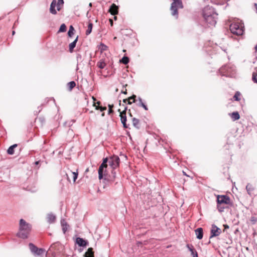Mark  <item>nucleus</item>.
<instances>
[{
	"instance_id": "nucleus-24",
	"label": "nucleus",
	"mask_w": 257,
	"mask_h": 257,
	"mask_svg": "<svg viewBox=\"0 0 257 257\" xmlns=\"http://www.w3.org/2000/svg\"><path fill=\"white\" fill-rule=\"evenodd\" d=\"M61 223L62 227L63 232L64 233H65L67 230V224L64 220H61Z\"/></svg>"
},
{
	"instance_id": "nucleus-35",
	"label": "nucleus",
	"mask_w": 257,
	"mask_h": 257,
	"mask_svg": "<svg viewBox=\"0 0 257 257\" xmlns=\"http://www.w3.org/2000/svg\"><path fill=\"white\" fill-rule=\"evenodd\" d=\"M76 59H77V63L78 64L79 63H80L81 62H82L83 61V59H82V56L80 54H77V55H76Z\"/></svg>"
},
{
	"instance_id": "nucleus-39",
	"label": "nucleus",
	"mask_w": 257,
	"mask_h": 257,
	"mask_svg": "<svg viewBox=\"0 0 257 257\" xmlns=\"http://www.w3.org/2000/svg\"><path fill=\"white\" fill-rule=\"evenodd\" d=\"M252 80L254 82L257 83V74L254 73L252 74Z\"/></svg>"
},
{
	"instance_id": "nucleus-25",
	"label": "nucleus",
	"mask_w": 257,
	"mask_h": 257,
	"mask_svg": "<svg viewBox=\"0 0 257 257\" xmlns=\"http://www.w3.org/2000/svg\"><path fill=\"white\" fill-rule=\"evenodd\" d=\"M138 100L139 101V103L138 104V105L139 106L143 107L146 110H147L148 109V108L146 105L145 104V103L143 102L142 99L139 97L138 98Z\"/></svg>"
},
{
	"instance_id": "nucleus-34",
	"label": "nucleus",
	"mask_w": 257,
	"mask_h": 257,
	"mask_svg": "<svg viewBox=\"0 0 257 257\" xmlns=\"http://www.w3.org/2000/svg\"><path fill=\"white\" fill-rule=\"evenodd\" d=\"M240 95V93L237 91L235 93L234 95L233 96V99L236 101H239L240 100V98L239 97Z\"/></svg>"
},
{
	"instance_id": "nucleus-21",
	"label": "nucleus",
	"mask_w": 257,
	"mask_h": 257,
	"mask_svg": "<svg viewBox=\"0 0 257 257\" xmlns=\"http://www.w3.org/2000/svg\"><path fill=\"white\" fill-rule=\"evenodd\" d=\"M17 144H14L10 146L7 150V153L9 155H13L14 154V149L17 147Z\"/></svg>"
},
{
	"instance_id": "nucleus-5",
	"label": "nucleus",
	"mask_w": 257,
	"mask_h": 257,
	"mask_svg": "<svg viewBox=\"0 0 257 257\" xmlns=\"http://www.w3.org/2000/svg\"><path fill=\"white\" fill-rule=\"evenodd\" d=\"M31 252L34 256H41L45 253V250L42 248H38L32 243L29 244Z\"/></svg>"
},
{
	"instance_id": "nucleus-26",
	"label": "nucleus",
	"mask_w": 257,
	"mask_h": 257,
	"mask_svg": "<svg viewBox=\"0 0 257 257\" xmlns=\"http://www.w3.org/2000/svg\"><path fill=\"white\" fill-rule=\"evenodd\" d=\"M119 61L120 63L126 65L129 62V58L128 57L124 56Z\"/></svg>"
},
{
	"instance_id": "nucleus-6",
	"label": "nucleus",
	"mask_w": 257,
	"mask_h": 257,
	"mask_svg": "<svg viewBox=\"0 0 257 257\" xmlns=\"http://www.w3.org/2000/svg\"><path fill=\"white\" fill-rule=\"evenodd\" d=\"M202 15L203 18L211 17L212 15L214 16H218V14L215 12L214 9L210 6H207L203 9Z\"/></svg>"
},
{
	"instance_id": "nucleus-40",
	"label": "nucleus",
	"mask_w": 257,
	"mask_h": 257,
	"mask_svg": "<svg viewBox=\"0 0 257 257\" xmlns=\"http://www.w3.org/2000/svg\"><path fill=\"white\" fill-rule=\"evenodd\" d=\"M113 107V105H110V104L108 105V107H109L108 114H110V113H112L113 112V110H112V107Z\"/></svg>"
},
{
	"instance_id": "nucleus-50",
	"label": "nucleus",
	"mask_w": 257,
	"mask_h": 257,
	"mask_svg": "<svg viewBox=\"0 0 257 257\" xmlns=\"http://www.w3.org/2000/svg\"><path fill=\"white\" fill-rule=\"evenodd\" d=\"M131 100H127V103L128 104H131L132 103V102L130 101Z\"/></svg>"
},
{
	"instance_id": "nucleus-31",
	"label": "nucleus",
	"mask_w": 257,
	"mask_h": 257,
	"mask_svg": "<svg viewBox=\"0 0 257 257\" xmlns=\"http://www.w3.org/2000/svg\"><path fill=\"white\" fill-rule=\"evenodd\" d=\"M97 65L100 69H103L105 67L106 64L103 61H100L97 63Z\"/></svg>"
},
{
	"instance_id": "nucleus-4",
	"label": "nucleus",
	"mask_w": 257,
	"mask_h": 257,
	"mask_svg": "<svg viewBox=\"0 0 257 257\" xmlns=\"http://www.w3.org/2000/svg\"><path fill=\"white\" fill-rule=\"evenodd\" d=\"M173 2L171 4L170 10L171 12V15L174 17L175 19L178 18V12L179 9H183V5L182 4V0H173Z\"/></svg>"
},
{
	"instance_id": "nucleus-23",
	"label": "nucleus",
	"mask_w": 257,
	"mask_h": 257,
	"mask_svg": "<svg viewBox=\"0 0 257 257\" xmlns=\"http://www.w3.org/2000/svg\"><path fill=\"white\" fill-rule=\"evenodd\" d=\"M132 121H133V124L135 127H136L138 129L140 128V126H139L140 120H139V119H138V118H136L135 117H134L132 119Z\"/></svg>"
},
{
	"instance_id": "nucleus-22",
	"label": "nucleus",
	"mask_w": 257,
	"mask_h": 257,
	"mask_svg": "<svg viewBox=\"0 0 257 257\" xmlns=\"http://www.w3.org/2000/svg\"><path fill=\"white\" fill-rule=\"evenodd\" d=\"M114 169H112V171H111V174H112V177H110V179H107L106 178L105 175H104V180H107L109 182H112L113 181H114V179H115V175H116V173L114 171Z\"/></svg>"
},
{
	"instance_id": "nucleus-56",
	"label": "nucleus",
	"mask_w": 257,
	"mask_h": 257,
	"mask_svg": "<svg viewBox=\"0 0 257 257\" xmlns=\"http://www.w3.org/2000/svg\"><path fill=\"white\" fill-rule=\"evenodd\" d=\"M97 103L98 104H100V101H98V102H97Z\"/></svg>"
},
{
	"instance_id": "nucleus-37",
	"label": "nucleus",
	"mask_w": 257,
	"mask_h": 257,
	"mask_svg": "<svg viewBox=\"0 0 257 257\" xmlns=\"http://www.w3.org/2000/svg\"><path fill=\"white\" fill-rule=\"evenodd\" d=\"M70 173H71V174L72 175L73 181L75 182V181L77 179V177H78V173L77 172H71Z\"/></svg>"
},
{
	"instance_id": "nucleus-55",
	"label": "nucleus",
	"mask_w": 257,
	"mask_h": 257,
	"mask_svg": "<svg viewBox=\"0 0 257 257\" xmlns=\"http://www.w3.org/2000/svg\"><path fill=\"white\" fill-rule=\"evenodd\" d=\"M255 51L257 52V45L255 47Z\"/></svg>"
},
{
	"instance_id": "nucleus-59",
	"label": "nucleus",
	"mask_w": 257,
	"mask_h": 257,
	"mask_svg": "<svg viewBox=\"0 0 257 257\" xmlns=\"http://www.w3.org/2000/svg\"><path fill=\"white\" fill-rule=\"evenodd\" d=\"M110 23H112V20H110Z\"/></svg>"
},
{
	"instance_id": "nucleus-41",
	"label": "nucleus",
	"mask_w": 257,
	"mask_h": 257,
	"mask_svg": "<svg viewBox=\"0 0 257 257\" xmlns=\"http://www.w3.org/2000/svg\"><path fill=\"white\" fill-rule=\"evenodd\" d=\"M137 97L136 95L135 94H133L132 96H130L128 98V100H132L133 99V102H136V98Z\"/></svg>"
},
{
	"instance_id": "nucleus-2",
	"label": "nucleus",
	"mask_w": 257,
	"mask_h": 257,
	"mask_svg": "<svg viewBox=\"0 0 257 257\" xmlns=\"http://www.w3.org/2000/svg\"><path fill=\"white\" fill-rule=\"evenodd\" d=\"M219 72L222 76L232 77L235 74V69L234 66L228 64L220 68Z\"/></svg>"
},
{
	"instance_id": "nucleus-15",
	"label": "nucleus",
	"mask_w": 257,
	"mask_h": 257,
	"mask_svg": "<svg viewBox=\"0 0 257 257\" xmlns=\"http://www.w3.org/2000/svg\"><path fill=\"white\" fill-rule=\"evenodd\" d=\"M196 237L198 239H201L203 236V230L202 228H198L195 230Z\"/></svg>"
},
{
	"instance_id": "nucleus-28",
	"label": "nucleus",
	"mask_w": 257,
	"mask_h": 257,
	"mask_svg": "<svg viewBox=\"0 0 257 257\" xmlns=\"http://www.w3.org/2000/svg\"><path fill=\"white\" fill-rule=\"evenodd\" d=\"M225 204H217V208L219 212H222L224 211Z\"/></svg>"
},
{
	"instance_id": "nucleus-38",
	"label": "nucleus",
	"mask_w": 257,
	"mask_h": 257,
	"mask_svg": "<svg viewBox=\"0 0 257 257\" xmlns=\"http://www.w3.org/2000/svg\"><path fill=\"white\" fill-rule=\"evenodd\" d=\"M187 247H188L189 251L191 252V253L194 252V251H196V250L194 248L192 245H190L189 244L187 245Z\"/></svg>"
},
{
	"instance_id": "nucleus-46",
	"label": "nucleus",
	"mask_w": 257,
	"mask_h": 257,
	"mask_svg": "<svg viewBox=\"0 0 257 257\" xmlns=\"http://www.w3.org/2000/svg\"><path fill=\"white\" fill-rule=\"evenodd\" d=\"M57 4L59 5H63L64 4V1L63 0H58Z\"/></svg>"
},
{
	"instance_id": "nucleus-48",
	"label": "nucleus",
	"mask_w": 257,
	"mask_h": 257,
	"mask_svg": "<svg viewBox=\"0 0 257 257\" xmlns=\"http://www.w3.org/2000/svg\"><path fill=\"white\" fill-rule=\"evenodd\" d=\"M40 162H41L40 161H36L35 162V164L36 165H38L40 164Z\"/></svg>"
},
{
	"instance_id": "nucleus-8",
	"label": "nucleus",
	"mask_w": 257,
	"mask_h": 257,
	"mask_svg": "<svg viewBox=\"0 0 257 257\" xmlns=\"http://www.w3.org/2000/svg\"><path fill=\"white\" fill-rule=\"evenodd\" d=\"M217 204H223L228 205L230 204V199L227 195H217Z\"/></svg>"
},
{
	"instance_id": "nucleus-58",
	"label": "nucleus",
	"mask_w": 257,
	"mask_h": 257,
	"mask_svg": "<svg viewBox=\"0 0 257 257\" xmlns=\"http://www.w3.org/2000/svg\"><path fill=\"white\" fill-rule=\"evenodd\" d=\"M15 33V31H13V35H14Z\"/></svg>"
},
{
	"instance_id": "nucleus-52",
	"label": "nucleus",
	"mask_w": 257,
	"mask_h": 257,
	"mask_svg": "<svg viewBox=\"0 0 257 257\" xmlns=\"http://www.w3.org/2000/svg\"><path fill=\"white\" fill-rule=\"evenodd\" d=\"M121 93H124V94H126V93H127V92H126V90H125V91H121Z\"/></svg>"
},
{
	"instance_id": "nucleus-45",
	"label": "nucleus",
	"mask_w": 257,
	"mask_h": 257,
	"mask_svg": "<svg viewBox=\"0 0 257 257\" xmlns=\"http://www.w3.org/2000/svg\"><path fill=\"white\" fill-rule=\"evenodd\" d=\"M109 160H108L107 158H104L103 159V162L102 163H103V164H107V162Z\"/></svg>"
},
{
	"instance_id": "nucleus-30",
	"label": "nucleus",
	"mask_w": 257,
	"mask_h": 257,
	"mask_svg": "<svg viewBox=\"0 0 257 257\" xmlns=\"http://www.w3.org/2000/svg\"><path fill=\"white\" fill-rule=\"evenodd\" d=\"M74 28L72 26H70V28H69V30L68 31V35L69 37H71L72 36V35L74 34Z\"/></svg>"
},
{
	"instance_id": "nucleus-16",
	"label": "nucleus",
	"mask_w": 257,
	"mask_h": 257,
	"mask_svg": "<svg viewBox=\"0 0 257 257\" xmlns=\"http://www.w3.org/2000/svg\"><path fill=\"white\" fill-rule=\"evenodd\" d=\"M246 189L247 192V193L250 195L251 196L253 194V191L254 190V187L252 185L248 183L246 186Z\"/></svg>"
},
{
	"instance_id": "nucleus-33",
	"label": "nucleus",
	"mask_w": 257,
	"mask_h": 257,
	"mask_svg": "<svg viewBox=\"0 0 257 257\" xmlns=\"http://www.w3.org/2000/svg\"><path fill=\"white\" fill-rule=\"evenodd\" d=\"M66 31V26L64 24H62L59 28L58 32H64Z\"/></svg>"
},
{
	"instance_id": "nucleus-1",
	"label": "nucleus",
	"mask_w": 257,
	"mask_h": 257,
	"mask_svg": "<svg viewBox=\"0 0 257 257\" xmlns=\"http://www.w3.org/2000/svg\"><path fill=\"white\" fill-rule=\"evenodd\" d=\"M32 228L31 225L27 223L23 219H21L19 222V232L17 236L22 239L28 238Z\"/></svg>"
},
{
	"instance_id": "nucleus-18",
	"label": "nucleus",
	"mask_w": 257,
	"mask_h": 257,
	"mask_svg": "<svg viewBox=\"0 0 257 257\" xmlns=\"http://www.w3.org/2000/svg\"><path fill=\"white\" fill-rule=\"evenodd\" d=\"M78 36H77L76 39L73 41V42H72V43H71L69 45V51L70 52H72L73 51V49L76 46V43L78 41Z\"/></svg>"
},
{
	"instance_id": "nucleus-7",
	"label": "nucleus",
	"mask_w": 257,
	"mask_h": 257,
	"mask_svg": "<svg viewBox=\"0 0 257 257\" xmlns=\"http://www.w3.org/2000/svg\"><path fill=\"white\" fill-rule=\"evenodd\" d=\"M120 159L118 156L113 155L111 156L108 161L109 165L112 169H116L119 165Z\"/></svg>"
},
{
	"instance_id": "nucleus-32",
	"label": "nucleus",
	"mask_w": 257,
	"mask_h": 257,
	"mask_svg": "<svg viewBox=\"0 0 257 257\" xmlns=\"http://www.w3.org/2000/svg\"><path fill=\"white\" fill-rule=\"evenodd\" d=\"M76 86V83L74 81H72L68 83V86L69 89L72 90Z\"/></svg>"
},
{
	"instance_id": "nucleus-27",
	"label": "nucleus",
	"mask_w": 257,
	"mask_h": 257,
	"mask_svg": "<svg viewBox=\"0 0 257 257\" xmlns=\"http://www.w3.org/2000/svg\"><path fill=\"white\" fill-rule=\"evenodd\" d=\"M92 27H93L92 23H89V24L88 25V29H87V30L86 31V35H89L91 33Z\"/></svg>"
},
{
	"instance_id": "nucleus-54",
	"label": "nucleus",
	"mask_w": 257,
	"mask_h": 257,
	"mask_svg": "<svg viewBox=\"0 0 257 257\" xmlns=\"http://www.w3.org/2000/svg\"><path fill=\"white\" fill-rule=\"evenodd\" d=\"M92 99H93L94 101L96 100V98L94 96L92 97Z\"/></svg>"
},
{
	"instance_id": "nucleus-42",
	"label": "nucleus",
	"mask_w": 257,
	"mask_h": 257,
	"mask_svg": "<svg viewBox=\"0 0 257 257\" xmlns=\"http://www.w3.org/2000/svg\"><path fill=\"white\" fill-rule=\"evenodd\" d=\"M96 109H99L101 111H103L104 110L106 109L105 107H102V106H96Z\"/></svg>"
},
{
	"instance_id": "nucleus-19",
	"label": "nucleus",
	"mask_w": 257,
	"mask_h": 257,
	"mask_svg": "<svg viewBox=\"0 0 257 257\" xmlns=\"http://www.w3.org/2000/svg\"><path fill=\"white\" fill-rule=\"evenodd\" d=\"M94 252L92 247H89L84 254L85 257H94Z\"/></svg>"
},
{
	"instance_id": "nucleus-43",
	"label": "nucleus",
	"mask_w": 257,
	"mask_h": 257,
	"mask_svg": "<svg viewBox=\"0 0 257 257\" xmlns=\"http://www.w3.org/2000/svg\"><path fill=\"white\" fill-rule=\"evenodd\" d=\"M193 257H198V253L196 251H194V252H193L192 253H191Z\"/></svg>"
},
{
	"instance_id": "nucleus-60",
	"label": "nucleus",
	"mask_w": 257,
	"mask_h": 257,
	"mask_svg": "<svg viewBox=\"0 0 257 257\" xmlns=\"http://www.w3.org/2000/svg\"><path fill=\"white\" fill-rule=\"evenodd\" d=\"M114 19L116 20V17H114Z\"/></svg>"
},
{
	"instance_id": "nucleus-51",
	"label": "nucleus",
	"mask_w": 257,
	"mask_h": 257,
	"mask_svg": "<svg viewBox=\"0 0 257 257\" xmlns=\"http://www.w3.org/2000/svg\"><path fill=\"white\" fill-rule=\"evenodd\" d=\"M254 6H255V9L256 10V13H257V4H254Z\"/></svg>"
},
{
	"instance_id": "nucleus-20",
	"label": "nucleus",
	"mask_w": 257,
	"mask_h": 257,
	"mask_svg": "<svg viewBox=\"0 0 257 257\" xmlns=\"http://www.w3.org/2000/svg\"><path fill=\"white\" fill-rule=\"evenodd\" d=\"M233 120H236L239 119L240 115L237 111H234L229 114Z\"/></svg>"
},
{
	"instance_id": "nucleus-47",
	"label": "nucleus",
	"mask_w": 257,
	"mask_h": 257,
	"mask_svg": "<svg viewBox=\"0 0 257 257\" xmlns=\"http://www.w3.org/2000/svg\"><path fill=\"white\" fill-rule=\"evenodd\" d=\"M60 5L59 4H58L56 3V6H57V11H59L61 9L60 7Z\"/></svg>"
},
{
	"instance_id": "nucleus-36",
	"label": "nucleus",
	"mask_w": 257,
	"mask_h": 257,
	"mask_svg": "<svg viewBox=\"0 0 257 257\" xmlns=\"http://www.w3.org/2000/svg\"><path fill=\"white\" fill-rule=\"evenodd\" d=\"M107 48V47L105 44H104L103 43H101L99 46V49L101 51L106 50Z\"/></svg>"
},
{
	"instance_id": "nucleus-13",
	"label": "nucleus",
	"mask_w": 257,
	"mask_h": 257,
	"mask_svg": "<svg viewBox=\"0 0 257 257\" xmlns=\"http://www.w3.org/2000/svg\"><path fill=\"white\" fill-rule=\"evenodd\" d=\"M118 7L115 4H112L110 6L109 12L113 15H115L118 13Z\"/></svg>"
},
{
	"instance_id": "nucleus-14",
	"label": "nucleus",
	"mask_w": 257,
	"mask_h": 257,
	"mask_svg": "<svg viewBox=\"0 0 257 257\" xmlns=\"http://www.w3.org/2000/svg\"><path fill=\"white\" fill-rule=\"evenodd\" d=\"M56 6V0H53L52 2L50 8V12L51 14L53 15H56L57 14V11L55 10V7Z\"/></svg>"
},
{
	"instance_id": "nucleus-9",
	"label": "nucleus",
	"mask_w": 257,
	"mask_h": 257,
	"mask_svg": "<svg viewBox=\"0 0 257 257\" xmlns=\"http://www.w3.org/2000/svg\"><path fill=\"white\" fill-rule=\"evenodd\" d=\"M217 19V16L212 15L211 17H204V21L209 27H214L215 26Z\"/></svg>"
},
{
	"instance_id": "nucleus-53",
	"label": "nucleus",
	"mask_w": 257,
	"mask_h": 257,
	"mask_svg": "<svg viewBox=\"0 0 257 257\" xmlns=\"http://www.w3.org/2000/svg\"><path fill=\"white\" fill-rule=\"evenodd\" d=\"M224 226H225V228H228L229 227V226L227 225H225Z\"/></svg>"
},
{
	"instance_id": "nucleus-10",
	"label": "nucleus",
	"mask_w": 257,
	"mask_h": 257,
	"mask_svg": "<svg viewBox=\"0 0 257 257\" xmlns=\"http://www.w3.org/2000/svg\"><path fill=\"white\" fill-rule=\"evenodd\" d=\"M210 233L211 235L210 238H212L219 236L221 233V230L215 224H212L211 225Z\"/></svg>"
},
{
	"instance_id": "nucleus-44",
	"label": "nucleus",
	"mask_w": 257,
	"mask_h": 257,
	"mask_svg": "<svg viewBox=\"0 0 257 257\" xmlns=\"http://www.w3.org/2000/svg\"><path fill=\"white\" fill-rule=\"evenodd\" d=\"M100 167H101V168H103V169L106 168L107 167V164H103V163H102L100 165Z\"/></svg>"
},
{
	"instance_id": "nucleus-49",
	"label": "nucleus",
	"mask_w": 257,
	"mask_h": 257,
	"mask_svg": "<svg viewBox=\"0 0 257 257\" xmlns=\"http://www.w3.org/2000/svg\"><path fill=\"white\" fill-rule=\"evenodd\" d=\"M128 98L127 99H124L123 100V102H124V103H126V102H127V100H128Z\"/></svg>"
},
{
	"instance_id": "nucleus-17",
	"label": "nucleus",
	"mask_w": 257,
	"mask_h": 257,
	"mask_svg": "<svg viewBox=\"0 0 257 257\" xmlns=\"http://www.w3.org/2000/svg\"><path fill=\"white\" fill-rule=\"evenodd\" d=\"M56 216L52 213H49L47 216V220L49 223H52L55 221Z\"/></svg>"
},
{
	"instance_id": "nucleus-3",
	"label": "nucleus",
	"mask_w": 257,
	"mask_h": 257,
	"mask_svg": "<svg viewBox=\"0 0 257 257\" xmlns=\"http://www.w3.org/2000/svg\"><path fill=\"white\" fill-rule=\"evenodd\" d=\"M229 29L231 33L237 36L242 35L244 32L243 24L237 22L231 23L230 25Z\"/></svg>"
},
{
	"instance_id": "nucleus-11",
	"label": "nucleus",
	"mask_w": 257,
	"mask_h": 257,
	"mask_svg": "<svg viewBox=\"0 0 257 257\" xmlns=\"http://www.w3.org/2000/svg\"><path fill=\"white\" fill-rule=\"evenodd\" d=\"M127 108L125 107V109L124 110H123L122 112H120V120L121 122L123 124V126L124 128H128V125L126 124V110Z\"/></svg>"
},
{
	"instance_id": "nucleus-29",
	"label": "nucleus",
	"mask_w": 257,
	"mask_h": 257,
	"mask_svg": "<svg viewBox=\"0 0 257 257\" xmlns=\"http://www.w3.org/2000/svg\"><path fill=\"white\" fill-rule=\"evenodd\" d=\"M103 170H104V169L103 168H101V167L99 166V169H98V178L99 180H101L103 178Z\"/></svg>"
},
{
	"instance_id": "nucleus-12",
	"label": "nucleus",
	"mask_w": 257,
	"mask_h": 257,
	"mask_svg": "<svg viewBox=\"0 0 257 257\" xmlns=\"http://www.w3.org/2000/svg\"><path fill=\"white\" fill-rule=\"evenodd\" d=\"M76 243L81 247H84L88 244V242L87 240H84L83 238L81 237H77L76 239Z\"/></svg>"
},
{
	"instance_id": "nucleus-57",
	"label": "nucleus",
	"mask_w": 257,
	"mask_h": 257,
	"mask_svg": "<svg viewBox=\"0 0 257 257\" xmlns=\"http://www.w3.org/2000/svg\"><path fill=\"white\" fill-rule=\"evenodd\" d=\"M91 6H92L91 3H90V4H89V7H91Z\"/></svg>"
}]
</instances>
